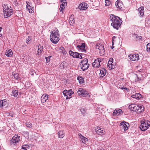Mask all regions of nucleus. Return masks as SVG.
Instances as JSON below:
<instances>
[{
	"label": "nucleus",
	"mask_w": 150,
	"mask_h": 150,
	"mask_svg": "<svg viewBox=\"0 0 150 150\" xmlns=\"http://www.w3.org/2000/svg\"><path fill=\"white\" fill-rule=\"evenodd\" d=\"M109 19L112 22L111 25L114 29L118 30L122 22V19L114 14L110 15Z\"/></svg>",
	"instance_id": "nucleus-1"
},
{
	"label": "nucleus",
	"mask_w": 150,
	"mask_h": 150,
	"mask_svg": "<svg viewBox=\"0 0 150 150\" xmlns=\"http://www.w3.org/2000/svg\"><path fill=\"white\" fill-rule=\"evenodd\" d=\"M50 40L54 44H57L59 40V31L58 30H55L51 31Z\"/></svg>",
	"instance_id": "nucleus-2"
},
{
	"label": "nucleus",
	"mask_w": 150,
	"mask_h": 150,
	"mask_svg": "<svg viewBox=\"0 0 150 150\" xmlns=\"http://www.w3.org/2000/svg\"><path fill=\"white\" fill-rule=\"evenodd\" d=\"M2 6L3 7L4 17L7 18L10 16L13 13V9L11 7H10V8H9L7 4H4Z\"/></svg>",
	"instance_id": "nucleus-3"
},
{
	"label": "nucleus",
	"mask_w": 150,
	"mask_h": 150,
	"mask_svg": "<svg viewBox=\"0 0 150 150\" xmlns=\"http://www.w3.org/2000/svg\"><path fill=\"white\" fill-rule=\"evenodd\" d=\"M150 126V121L148 120H142L141 121L140 128L143 131L147 130Z\"/></svg>",
	"instance_id": "nucleus-4"
},
{
	"label": "nucleus",
	"mask_w": 150,
	"mask_h": 150,
	"mask_svg": "<svg viewBox=\"0 0 150 150\" xmlns=\"http://www.w3.org/2000/svg\"><path fill=\"white\" fill-rule=\"evenodd\" d=\"M69 54L74 58L82 59L84 54L82 53H79L77 52H74L71 50L69 51Z\"/></svg>",
	"instance_id": "nucleus-5"
},
{
	"label": "nucleus",
	"mask_w": 150,
	"mask_h": 150,
	"mask_svg": "<svg viewBox=\"0 0 150 150\" xmlns=\"http://www.w3.org/2000/svg\"><path fill=\"white\" fill-rule=\"evenodd\" d=\"M63 93L64 96H66V99H67L71 98V95L74 93V92L71 89L68 91L65 90L63 91Z\"/></svg>",
	"instance_id": "nucleus-6"
},
{
	"label": "nucleus",
	"mask_w": 150,
	"mask_h": 150,
	"mask_svg": "<svg viewBox=\"0 0 150 150\" xmlns=\"http://www.w3.org/2000/svg\"><path fill=\"white\" fill-rule=\"evenodd\" d=\"M20 137L18 135L15 134L14 136L12 139L10 140V145L12 146V145H15V144L19 141Z\"/></svg>",
	"instance_id": "nucleus-7"
},
{
	"label": "nucleus",
	"mask_w": 150,
	"mask_h": 150,
	"mask_svg": "<svg viewBox=\"0 0 150 150\" xmlns=\"http://www.w3.org/2000/svg\"><path fill=\"white\" fill-rule=\"evenodd\" d=\"M77 93L79 95H81L83 97H86L88 94V93L86 91V90L82 88H79L78 91Z\"/></svg>",
	"instance_id": "nucleus-8"
},
{
	"label": "nucleus",
	"mask_w": 150,
	"mask_h": 150,
	"mask_svg": "<svg viewBox=\"0 0 150 150\" xmlns=\"http://www.w3.org/2000/svg\"><path fill=\"white\" fill-rule=\"evenodd\" d=\"M101 62V59L100 58H97L94 60V62L92 63L93 67L99 68L100 66V62Z\"/></svg>",
	"instance_id": "nucleus-9"
},
{
	"label": "nucleus",
	"mask_w": 150,
	"mask_h": 150,
	"mask_svg": "<svg viewBox=\"0 0 150 150\" xmlns=\"http://www.w3.org/2000/svg\"><path fill=\"white\" fill-rule=\"evenodd\" d=\"M139 55L138 54H130L128 56V57L131 60L135 61L136 60H138Z\"/></svg>",
	"instance_id": "nucleus-10"
},
{
	"label": "nucleus",
	"mask_w": 150,
	"mask_h": 150,
	"mask_svg": "<svg viewBox=\"0 0 150 150\" xmlns=\"http://www.w3.org/2000/svg\"><path fill=\"white\" fill-rule=\"evenodd\" d=\"M95 131L98 135H101L105 134L104 129L100 127H98L95 129Z\"/></svg>",
	"instance_id": "nucleus-11"
},
{
	"label": "nucleus",
	"mask_w": 150,
	"mask_h": 150,
	"mask_svg": "<svg viewBox=\"0 0 150 150\" xmlns=\"http://www.w3.org/2000/svg\"><path fill=\"white\" fill-rule=\"evenodd\" d=\"M120 126H122V129H124L125 131L128 129V127L129 126V124L128 122H126L124 121H122L120 124Z\"/></svg>",
	"instance_id": "nucleus-12"
},
{
	"label": "nucleus",
	"mask_w": 150,
	"mask_h": 150,
	"mask_svg": "<svg viewBox=\"0 0 150 150\" xmlns=\"http://www.w3.org/2000/svg\"><path fill=\"white\" fill-rule=\"evenodd\" d=\"M78 7L80 10H85L88 7V6L87 3L83 2L80 4Z\"/></svg>",
	"instance_id": "nucleus-13"
},
{
	"label": "nucleus",
	"mask_w": 150,
	"mask_h": 150,
	"mask_svg": "<svg viewBox=\"0 0 150 150\" xmlns=\"http://www.w3.org/2000/svg\"><path fill=\"white\" fill-rule=\"evenodd\" d=\"M0 107L1 108H6L8 106V104L6 99L1 100L0 101Z\"/></svg>",
	"instance_id": "nucleus-14"
},
{
	"label": "nucleus",
	"mask_w": 150,
	"mask_h": 150,
	"mask_svg": "<svg viewBox=\"0 0 150 150\" xmlns=\"http://www.w3.org/2000/svg\"><path fill=\"white\" fill-rule=\"evenodd\" d=\"M49 95L47 94H43L41 98V101L42 103H45L48 99Z\"/></svg>",
	"instance_id": "nucleus-15"
},
{
	"label": "nucleus",
	"mask_w": 150,
	"mask_h": 150,
	"mask_svg": "<svg viewBox=\"0 0 150 150\" xmlns=\"http://www.w3.org/2000/svg\"><path fill=\"white\" fill-rule=\"evenodd\" d=\"M131 97L133 98H135L137 100H139L142 98H143V96L139 93H136L134 95H132Z\"/></svg>",
	"instance_id": "nucleus-16"
},
{
	"label": "nucleus",
	"mask_w": 150,
	"mask_h": 150,
	"mask_svg": "<svg viewBox=\"0 0 150 150\" xmlns=\"http://www.w3.org/2000/svg\"><path fill=\"white\" fill-rule=\"evenodd\" d=\"M106 73V71L105 68H103L100 70L99 75L100 77H103L104 76H105Z\"/></svg>",
	"instance_id": "nucleus-17"
},
{
	"label": "nucleus",
	"mask_w": 150,
	"mask_h": 150,
	"mask_svg": "<svg viewBox=\"0 0 150 150\" xmlns=\"http://www.w3.org/2000/svg\"><path fill=\"white\" fill-rule=\"evenodd\" d=\"M123 4L122 1L120 0H117L115 2V6L117 8L121 9L122 8Z\"/></svg>",
	"instance_id": "nucleus-18"
},
{
	"label": "nucleus",
	"mask_w": 150,
	"mask_h": 150,
	"mask_svg": "<svg viewBox=\"0 0 150 150\" xmlns=\"http://www.w3.org/2000/svg\"><path fill=\"white\" fill-rule=\"evenodd\" d=\"M99 50V53L101 55H103L105 54V49L103 45H100V48Z\"/></svg>",
	"instance_id": "nucleus-19"
},
{
	"label": "nucleus",
	"mask_w": 150,
	"mask_h": 150,
	"mask_svg": "<svg viewBox=\"0 0 150 150\" xmlns=\"http://www.w3.org/2000/svg\"><path fill=\"white\" fill-rule=\"evenodd\" d=\"M77 47H78L79 49L81 50L82 52H86V51L85 49V44L84 43H82L81 45H78Z\"/></svg>",
	"instance_id": "nucleus-20"
},
{
	"label": "nucleus",
	"mask_w": 150,
	"mask_h": 150,
	"mask_svg": "<svg viewBox=\"0 0 150 150\" xmlns=\"http://www.w3.org/2000/svg\"><path fill=\"white\" fill-rule=\"evenodd\" d=\"M13 53L11 49H8L6 52L5 54L8 57H11Z\"/></svg>",
	"instance_id": "nucleus-21"
},
{
	"label": "nucleus",
	"mask_w": 150,
	"mask_h": 150,
	"mask_svg": "<svg viewBox=\"0 0 150 150\" xmlns=\"http://www.w3.org/2000/svg\"><path fill=\"white\" fill-rule=\"evenodd\" d=\"M144 7L143 6H142L138 9V11L140 13V16H142L144 15Z\"/></svg>",
	"instance_id": "nucleus-22"
},
{
	"label": "nucleus",
	"mask_w": 150,
	"mask_h": 150,
	"mask_svg": "<svg viewBox=\"0 0 150 150\" xmlns=\"http://www.w3.org/2000/svg\"><path fill=\"white\" fill-rule=\"evenodd\" d=\"M138 109L137 113H140L142 112L144 110V108L143 106L142 105H138Z\"/></svg>",
	"instance_id": "nucleus-23"
},
{
	"label": "nucleus",
	"mask_w": 150,
	"mask_h": 150,
	"mask_svg": "<svg viewBox=\"0 0 150 150\" xmlns=\"http://www.w3.org/2000/svg\"><path fill=\"white\" fill-rule=\"evenodd\" d=\"M38 51H37V54H39V53H41L43 51V47L40 45H38Z\"/></svg>",
	"instance_id": "nucleus-24"
},
{
	"label": "nucleus",
	"mask_w": 150,
	"mask_h": 150,
	"mask_svg": "<svg viewBox=\"0 0 150 150\" xmlns=\"http://www.w3.org/2000/svg\"><path fill=\"white\" fill-rule=\"evenodd\" d=\"M89 67V64L86 63V64H83V65H81V68L83 71H84L86 70Z\"/></svg>",
	"instance_id": "nucleus-25"
},
{
	"label": "nucleus",
	"mask_w": 150,
	"mask_h": 150,
	"mask_svg": "<svg viewBox=\"0 0 150 150\" xmlns=\"http://www.w3.org/2000/svg\"><path fill=\"white\" fill-rule=\"evenodd\" d=\"M81 135V139L82 141V142L83 143H85L88 141V139L87 138L85 137L84 136L81 135V134H80Z\"/></svg>",
	"instance_id": "nucleus-26"
},
{
	"label": "nucleus",
	"mask_w": 150,
	"mask_h": 150,
	"mask_svg": "<svg viewBox=\"0 0 150 150\" xmlns=\"http://www.w3.org/2000/svg\"><path fill=\"white\" fill-rule=\"evenodd\" d=\"M59 137L61 138H63L64 136V133L63 131H59L58 133Z\"/></svg>",
	"instance_id": "nucleus-27"
},
{
	"label": "nucleus",
	"mask_w": 150,
	"mask_h": 150,
	"mask_svg": "<svg viewBox=\"0 0 150 150\" xmlns=\"http://www.w3.org/2000/svg\"><path fill=\"white\" fill-rule=\"evenodd\" d=\"M67 2H65L61 3L62 4L60 5V8H59L60 10L61 11H62L63 9H64L65 8V6H66Z\"/></svg>",
	"instance_id": "nucleus-28"
},
{
	"label": "nucleus",
	"mask_w": 150,
	"mask_h": 150,
	"mask_svg": "<svg viewBox=\"0 0 150 150\" xmlns=\"http://www.w3.org/2000/svg\"><path fill=\"white\" fill-rule=\"evenodd\" d=\"M12 94L13 96L17 98V96L18 95V91L16 90H13L12 91Z\"/></svg>",
	"instance_id": "nucleus-29"
},
{
	"label": "nucleus",
	"mask_w": 150,
	"mask_h": 150,
	"mask_svg": "<svg viewBox=\"0 0 150 150\" xmlns=\"http://www.w3.org/2000/svg\"><path fill=\"white\" fill-rule=\"evenodd\" d=\"M77 79L80 83L82 84L84 83V80L83 79L81 76H78L77 77Z\"/></svg>",
	"instance_id": "nucleus-30"
},
{
	"label": "nucleus",
	"mask_w": 150,
	"mask_h": 150,
	"mask_svg": "<svg viewBox=\"0 0 150 150\" xmlns=\"http://www.w3.org/2000/svg\"><path fill=\"white\" fill-rule=\"evenodd\" d=\"M30 146L28 144L23 145L21 146V149L23 150H28V149H29Z\"/></svg>",
	"instance_id": "nucleus-31"
},
{
	"label": "nucleus",
	"mask_w": 150,
	"mask_h": 150,
	"mask_svg": "<svg viewBox=\"0 0 150 150\" xmlns=\"http://www.w3.org/2000/svg\"><path fill=\"white\" fill-rule=\"evenodd\" d=\"M88 59L86 58H85L83 60L80 62V65H83V64L88 63Z\"/></svg>",
	"instance_id": "nucleus-32"
},
{
	"label": "nucleus",
	"mask_w": 150,
	"mask_h": 150,
	"mask_svg": "<svg viewBox=\"0 0 150 150\" xmlns=\"http://www.w3.org/2000/svg\"><path fill=\"white\" fill-rule=\"evenodd\" d=\"M136 105V104H131L129 106V108L131 110H132L134 108L135 106Z\"/></svg>",
	"instance_id": "nucleus-33"
},
{
	"label": "nucleus",
	"mask_w": 150,
	"mask_h": 150,
	"mask_svg": "<svg viewBox=\"0 0 150 150\" xmlns=\"http://www.w3.org/2000/svg\"><path fill=\"white\" fill-rule=\"evenodd\" d=\"M26 3H27V6H26L27 8L29 10V13H32V12L31 11H30V10L31 9V6H30V5L29 4H28V3H28L27 1H26Z\"/></svg>",
	"instance_id": "nucleus-34"
},
{
	"label": "nucleus",
	"mask_w": 150,
	"mask_h": 150,
	"mask_svg": "<svg viewBox=\"0 0 150 150\" xmlns=\"http://www.w3.org/2000/svg\"><path fill=\"white\" fill-rule=\"evenodd\" d=\"M74 17V16H71L69 19L70 23H73L75 22Z\"/></svg>",
	"instance_id": "nucleus-35"
},
{
	"label": "nucleus",
	"mask_w": 150,
	"mask_h": 150,
	"mask_svg": "<svg viewBox=\"0 0 150 150\" xmlns=\"http://www.w3.org/2000/svg\"><path fill=\"white\" fill-rule=\"evenodd\" d=\"M113 62V59L112 58H110L109 61L108 63V66H109L110 65L112 64Z\"/></svg>",
	"instance_id": "nucleus-36"
},
{
	"label": "nucleus",
	"mask_w": 150,
	"mask_h": 150,
	"mask_svg": "<svg viewBox=\"0 0 150 150\" xmlns=\"http://www.w3.org/2000/svg\"><path fill=\"white\" fill-rule=\"evenodd\" d=\"M60 50H61L60 52L63 53L64 54H66V52L65 51L64 47H60Z\"/></svg>",
	"instance_id": "nucleus-37"
},
{
	"label": "nucleus",
	"mask_w": 150,
	"mask_h": 150,
	"mask_svg": "<svg viewBox=\"0 0 150 150\" xmlns=\"http://www.w3.org/2000/svg\"><path fill=\"white\" fill-rule=\"evenodd\" d=\"M25 126L28 128H31L32 125L30 122H27L25 123Z\"/></svg>",
	"instance_id": "nucleus-38"
},
{
	"label": "nucleus",
	"mask_w": 150,
	"mask_h": 150,
	"mask_svg": "<svg viewBox=\"0 0 150 150\" xmlns=\"http://www.w3.org/2000/svg\"><path fill=\"white\" fill-rule=\"evenodd\" d=\"M118 111H121V110H120H120H115L113 113V115H117V113H118Z\"/></svg>",
	"instance_id": "nucleus-39"
},
{
	"label": "nucleus",
	"mask_w": 150,
	"mask_h": 150,
	"mask_svg": "<svg viewBox=\"0 0 150 150\" xmlns=\"http://www.w3.org/2000/svg\"><path fill=\"white\" fill-rule=\"evenodd\" d=\"M105 5L106 6H108L110 5L111 3V2L109 0H105Z\"/></svg>",
	"instance_id": "nucleus-40"
},
{
	"label": "nucleus",
	"mask_w": 150,
	"mask_h": 150,
	"mask_svg": "<svg viewBox=\"0 0 150 150\" xmlns=\"http://www.w3.org/2000/svg\"><path fill=\"white\" fill-rule=\"evenodd\" d=\"M146 50L148 52L150 51V42L148 43L146 45Z\"/></svg>",
	"instance_id": "nucleus-41"
},
{
	"label": "nucleus",
	"mask_w": 150,
	"mask_h": 150,
	"mask_svg": "<svg viewBox=\"0 0 150 150\" xmlns=\"http://www.w3.org/2000/svg\"><path fill=\"white\" fill-rule=\"evenodd\" d=\"M13 76L16 79H19V76H18V73H14L13 74Z\"/></svg>",
	"instance_id": "nucleus-42"
},
{
	"label": "nucleus",
	"mask_w": 150,
	"mask_h": 150,
	"mask_svg": "<svg viewBox=\"0 0 150 150\" xmlns=\"http://www.w3.org/2000/svg\"><path fill=\"white\" fill-rule=\"evenodd\" d=\"M31 39V37L28 36V37L26 39V42L27 43L29 44L30 43L29 42Z\"/></svg>",
	"instance_id": "nucleus-43"
},
{
	"label": "nucleus",
	"mask_w": 150,
	"mask_h": 150,
	"mask_svg": "<svg viewBox=\"0 0 150 150\" xmlns=\"http://www.w3.org/2000/svg\"><path fill=\"white\" fill-rule=\"evenodd\" d=\"M138 105L136 104V105L135 106V107H134V108L132 110V111H134L137 112V109H138Z\"/></svg>",
	"instance_id": "nucleus-44"
},
{
	"label": "nucleus",
	"mask_w": 150,
	"mask_h": 150,
	"mask_svg": "<svg viewBox=\"0 0 150 150\" xmlns=\"http://www.w3.org/2000/svg\"><path fill=\"white\" fill-rule=\"evenodd\" d=\"M108 67H109L110 69H114L115 68V66L114 65L112 64Z\"/></svg>",
	"instance_id": "nucleus-45"
},
{
	"label": "nucleus",
	"mask_w": 150,
	"mask_h": 150,
	"mask_svg": "<svg viewBox=\"0 0 150 150\" xmlns=\"http://www.w3.org/2000/svg\"><path fill=\"white\" fill-rule=\"evenodd\" d=\"M149 22H150V17H148L146 18V24Z\"/></svg>",
	"instance_id": "nucleus-46"
},
{
	"label": "nucleus",
	"mask_w": 150,
	"mask_h": 150,
	"mask_svg": "<svg viewBox=\"0 0 150 150\" xmlns=\"http://www.w3.org/2000/svg\"><path fill=\"white\" fill-rule=\"evenodd\" d=\"M100 44L99 45H96V49H98L99 50L100 48Z\"/></svg>",
	"instance_id": "nucleus-47"
},
{
	"label": "nucleus",
	"mask_w": 150,
	"mask_h": 150,
	"mask_svg": "<svg viewBox=\"0 0 150 150\" xmlns=\"http://www.w3.org/2000/svg\"><path fill=\"white\" fill-rule=\"evenodd\" d=\"M51 57V56H49L48 57L46 58V60H47V62L50 61V59Z\"/></svg>",
	"instance_id": "nucleus-48"
},
{
	"label": "nucleus",
	"mask_w": 150,
	"mask_h": 150,
	"mask_svg": "<svg viewBox=\"0 0 150 150\" xmlns=\"http://www.w3.org/2000/svg\"><path fill=\"white\" fill-rule=\"evenodd\" d=\"M9 115L13 117V112H10Z\"/></svg>",
	"instance_id": "nucleus-49"
},
{
	"label": "nucleus",
	"mask_w": 150,
	"mask_h": 150,
	"mask_svg": "<svg viewBox=\"0 0 150 150\" xmlns=\"http://www.w3.org/2000/svg\"><path fill=\"white\" fill-rule=\"evenodd\" d=\"M116 38V37L115 36H113L112 38V42H114V39Z\"/></svg>",
	"instance_id": "nucleus-50"
},
{
	"label": "nucleus",
	"mask_w": 150,
	"mask_h": 150,
	"mask_svg": "<svg viewBox=\"0 0 150 150\" xmlns=\"http://www.w3.org/2000/svg\"><path fill=\"white\" fill-rule=\"evenodd\" d=\"M66 0H60V2L61 3H64V2H65V1H66Z\"/></svg>",
	"instance_id": "nucleus-51"
},
{
	"label": "nucleus",
	"mask_w": 150,
	"mask_h": 150,
	"mask_svg": "<svg viewBox=\"0 0 150 150\" xmlns=\"http://www.w3.org/2000/svg\"><path fill=\"white\" fill-rule=\"evenodd\" d=\"M82 110H84L83 108L81 109V111L82 112V113H83V112L82 111Z\"/></svg>",
	"instance_id": "nucleus-52"
},
{
	"label": "nucleus",
	"mask_w": 150,
	"mask_h": 150,
	"mask_svg": "<svg viewBox=\"0 0 150 150\" xmlns=\"http://www.w3.org/2000/svg\"><path fill=\"white\" fill-rule=\"evenodd\" d=\"M26 110H24V113H25V114H27V113L26 112ZM23 111H24L23 110Z\"/></svg>",
	"instance_id": "nucleus-53"
},
{
	"label": "nucleus",
	"mask_w": 150,
	"mask_h": 150,
	"mask_svg": "<svg viewBox=\"0 0 150 150\" xmlns=\"http://www.w3.org/2000/svg\"><path fill=\"white\" fill-rule=\"evenodd\" d=\"M98 150H105V149H103V148H101L100 149H98Z\"/></svg>",
	"instance_id": "nucleus-54"
},
{
	"label": "nucleus",
	"mask_w": 150,
	"mask_h": 150,
	"mask_svg": "<svg viewBox=\"0 0 150 150\" xmlns=\"http://www.w3.org/2000/svg\"><path fill=\"white\" fill-rule=\"evenodd\" d=\"M121 88L123 89H127V88H123L122 87Z\"/></svg>",
	"instance_id": "nucleus-55"
},
{
	"label": "nucleus",
	"mask_w": 150,
	"mask_h": 150,
	"mask_svg": "<svg viewBox=\"0 0 150 150\" xmlns=\"http://www.w3.org/2000/svg\"><path fill=\"white\" fill-rule=\"evenodd\" d=\"M122 112V110H121V111H118V113H119V114H120L121 112Z\"/></svg>",
	"instance_id": "nucleus-56"
},
{
	"label": "nucleus",
	"mask_w": 150,
	"mask_h": 150,
	"mask_svg": "<svg viewBox=\"0 0 150 150\" xmlns=\"http://www.w3.org/2000/svg\"><path fill=\"white\" fill-rule=\"evenodd\" d=\"M7 116H8L9 115H10L9 113H7Z\"/></svg>",
	"instance_id": "nucleus-57"
},
{
	"label": "nucleus",
	"mask_w": 150,
	"mask_h": 150,
	"mask_svg": "<svg viewBox=\"0 0 150 150\" xmlns=\"http://www.w3.org/2000/svg\"><path fill=\"white\" fill-rule=\"evenodd\" d=\"M114 48V46H113L112 45V49L113 48Z\"/></svg>",
	"instance_id": "nucleus-58"
},
{
	"label": "nucleus",
	"mask_w": 150,
	"mask_h": 150,
	"mask_svg": "<svg viewBox=\"0 0 150 150\" xmlns=\"http://www.w3.org/2000/svg\"><path fill=\"white\" fill-rule=\"evenodd\" d=\"M114 45V42H112V45Z\"/></svg>",
	"instance_id": "nucleus-59"
},
{
	"label": "nucleus",
	"mask_w": 150,
	"mask_h": 150,
	"mask_svg": "<svg viewBox=\"0 0 150 150\" xmlns=\"http://www.w3.org/2000/svg\"><path fill=\"white\" fill-rule=\"evenodd\" d=\"M32 11H33V10H32V9L31 8V9H30V11H31L32 12Z\"/></svg>",
	"instance_id": "nucleus-60"
},
{
	"label": "nucleus",
	"mask_w": 150,
	"mask_h": 150,
	"mask_svg": "<svg viewBox=\"0 0 150 150\" xmlns=\"http://www.w3.org/2000/svg\"><path fill=\"white\" fill-rule=\"evenodd\" d=\"M1 36H2V35H1V34H0V37H1Z\"/></svg>",
	"instance_id": "nucleus-61"
},
{
	"label": "nucleus",
	"mask_w": 150,
	"mask_h": 150,
	"mask_svg": "<svg viewBox=\"0 0 150 150\" xmlns=\"http://www.w3.org/2000/svg\"><path fill=\"white\" fill-rule=\"evenodd\" d=\"M137 79H138V80H139V78L137 77Z\"/></svg>",
	"instance_id": "nucleus-62"
},
{
	"label": "nucleus",
	"mask_w": 150,
	"mask_h": 150,
	"mask_svg": "<svg viewBox=\"0 0 150 150\" xmlns=\"http://www.w3.org/2000/svg\"><path fill=\"white\" fill-rule=\"evenodd\" d=\"M55 129H56V127H55Z\"/></svg>",
	"instance_id": "nucleus-63"
}]
</instances>
